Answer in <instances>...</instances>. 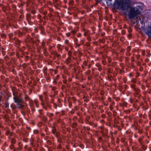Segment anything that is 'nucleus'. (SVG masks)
Instances as JSON below:
<instances>
[{"label": "nucleus", "mask_w": 151, "mask_h": 151, "mask_svg": "<svg viewBox=\"0 0 151 151\" xmlns=\"http://www.w3.org/2000/svg\"><path fill=\"white\" fill-rule=\"evenodd\" d=\"M40 99L41 100H42V96H40Z\"/></svg>", "instance_id": "1a4fd4ad"}, {"label": "nucleus", "mask_w": 151, "mask_h": 151, "mask_svg": "<svg viewBox=\"0 0 151 151\" xmlns=\"http://www.w3.org/2000/svg\"><path fill=\"white\" fill-rule=\"evenodd\" d=\"M13 99L14 102L17 104V105L16 106L17 107L19 108H21L22 107V105L21 104H20V103L22 102V99L21 97L14 95Z\"/></svg>", "instance_id": "7ed1b4c3"}, {"label": "nucleus", "mask_w": 151, "mask_h": 151, "mask_svg": "<svg viewBox=\"0 0 151 151\" xmlns=\"http://www.w3.org/2000/svg\"><path fill=\"white\" fill-rule=\"evenodd\" d=\"M136 19L137 20V22L138 23L139 21L141 20L139 16L137 17H136Z\"/></svg>", "instance_id": "423d86ee"}, {"label": "nucleus", "mask_w": 151, "mask_h": 151, "mask_svg": "<svg viewBox=\"0 0 151 151\" xmlns=\"http://www.w3.org/2000/svg\"><path fill=\"white\" fill-rule=\"evenodd\" d=\"M108 5L111 6V5L112 0H105Z\"/></svg>", "instance_id": "39448f33"}, {"label": "nucleus", "mask_w": 151, "mask_h": 151, "mask_svg": "<svg viewBox=\"0 0 151 151\" xmlns=\"http://www.w3.org/2000/svg\"><path fill=\"white\" fill-rule=\"evenodd\" d=\"M143 22H143V21H140L141 23L142 24H143Z\"/></svg>", "instance_id": "6e6552de"}, {"label": "nucleus", "mask_w": 151, "mask_h": 151, "mask_svg": "<svg viewBox=\"0 0 151 151\" xmlns=\"http://www.w3.org/2000/svg\"><path fill=\"white\" fill-rule=\"evenodd\" d=\"M5 106H6V107H8L9 105H8V103L6 104Z\"/></svg>", "instance_id": "0eeeda50"}, {"label": "nucleus", "mask_w": 151, "mask_h": 151, "mask_svg": "<svg viewBox=\"0 0 151 151\" xmlns=\"http://www.w3.org/2000/svg\"><path fill=\"white\" fill-rule=\"evenodd\" d=\"M144 31L148 36L151 37V25L148 26L145 28Z\"/></svg>", "instance_id": "20e7f679"}, {"label": "nucleus", "mask_w": 151, "mask_h": 151, "mask_svg": "<svg viewBox=\"0 0 151 151\" xmlns=\"http://www.w3.org/2000/svg\"><path fill=\"white\" fill-rule=\"evenodd\" d=\"M130 0H117L114 4V7L123 11L127 10L130 7Z\"/></svg>", "instance_id": "f257e3e1"}, {"label": "nucleus", "mask_w": 151, "mask_h": 151, "mask_svg": "<svg viewBox=\"0 0 151 151\" xmlns=\"http://www.w3.org/2000/svg\"><path fill=\"white\" fill-rule=\"evenodd\" d=\"M139 6L136 7H132L130 9L128 14V18L131 19L134 17L137 14H140V11L138 9Z\"/></svg>", "instance_id": "f03ea898"}]
</instances>
